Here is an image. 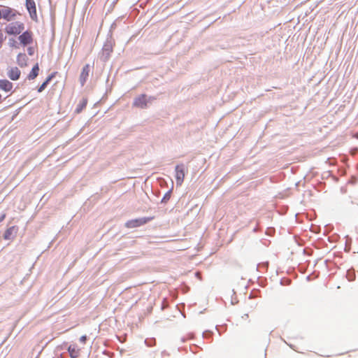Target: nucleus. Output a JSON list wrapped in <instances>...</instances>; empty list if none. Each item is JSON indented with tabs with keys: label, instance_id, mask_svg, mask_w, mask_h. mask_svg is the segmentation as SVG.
Returning <instances> with one entry per match:
<instances>
[{
	"label": "nucleus",
	"instance_id": "obj_15",
	"mask_svg": "<svg viewBox=\"0 0 358 358\" xmlns=\"http://www.w3.org/2000/svg\"><path fill=\"white\" fill-rule=\"evenodd\" d=\"M53 76H49L47 79L45 80V82H43L42 83V85L38 88V92H43L45 88L47 87L48 83L51 80V79L52 78Z\"/></svg>",
	"mask_w": 358,
	"mask_h": 358
},
{
	"label": "nucleus",
	"instance_id": "obj_7",
	"mask_svg": "<svg viewBox=\"0 0 358 358\" xmlns=\"http://www.w3.org/2000/svg\"><path fill=\"white\" fill-rule=\"evenodd\" d=\"M7 76L13 81L20 79L21 71L17 66H10L7 69Z\"/></svg>",
	"mask_w": 358,
	"mask_h": 358
},
{
	"label": "nucleus",
	"instance_id": "obj_13",
	"mask_svg": "<svg viewBox=\"0 0 358 358\" xmlns=\"http://www.w3.org/2000/svg\"><path fill=\"white\" fill-rule=\"evenodd\" d=\"M27 57L24 53H20L17 56V62L20 67H24L27 65Z\"/></svg>",
	"mask_w": 358,
	"mask_h": 358
},
{
	"label": "nucleus",
	"instance_id": "obj_2",
	"mask_svg": "<svg viewBox=\"0 0 358 358\" xmlns=\"http://www.w3.org/2000/svg\"><path fill=\"white\" fill-rule=\"evenodd\" d=\"M24 29V24L22 22H14L7 24L5 31L8 35H20Z\"/></svg>",
	"mask_w": 358,
	"mask_h": 358
},
{
	"label": "nucleus",
	"instance_id": "obj_11",
	"mask_svg": "<svg viewBox=\"0 0 358 358\" xmlns=\"http://www.w3.org/2000/svg\"><path fill=\"white\" fill-rule=\"evenodd\" d=\"M17 231V227L13 226L7 229L3 234V238L5 240H10L14 238Z\"/></svg>",
	"mask_w": 358,
	"mask_h": 358
},
{
	"label": "nucleus",
	"instance_id": "obj_16",
	"mask_svg": "<svg viewBox=\"0 0 358 358\" xmlns=\"http://www.w3.org/2000/svg\"><path fill=\"white\" fill-rule=\"evenodd\" d=\"M87 103V99H83V101L78 105V106L76 109V113H80L83 110V109L86 107Z\"/></svg>",
	"mask_w": 358,
	"mask_h": 358
},
{
	"label": "nucleus",
	"instance_id": "obj_8",
	"mask_svg": "<svg viewBox=\"0 0 358 358\" xmlns=\"http://www.w3.org/2000/svg\"><path fill=\"white\" fill-rule=\"evenodd\" d=\"M148 101L147 96L141 94L134 99L133 105L137 108H145L147 107Z\"/></svg>",
	"mask_w": 358,
	"mask_h": 358
},
{
	"label": "nucleus",
	"instance_id": "obj_10",
	"mask_svg": "<svg viewBox=\"0 0 358 358\" xmlns=\"http://www.w3.org/2000/svg\"><path fill=\"white\" fill-rule=\"evenodd\" d=\"M89 74H90V65L85 64L83 66L82 71L80 73V84L82 86H83L85 85V83H86L87 78L89 76Z\"/></svg>",
	"mask_w": 358,
	"mask_h": 358
},
{
	"label": "nucleus",
	"instance_id": "obj_5",
	"mask_svg": "<svg viewBox=\"0 0 358 358\" xmlns=\"http://www.w3.org/2000/svg\"><path fill=\"white\" fill-rule=\"evenodd\" d=\"M25 6L31 19L36 22L38 20V15L34 0H26Z\"/></svg>",
	"mask_w": 358,
	"mask_h": 358
},
{
	"label": "nucleus",
	"instance_id": "obj_17",
	"mask_svg": "<svg viewBox=\"0 0 358 358\" xmlns=\"http://www.w3.org/2000/svg\"><path fill=\"white\" fill-rule=\"evenodd\" d=\"M5 39H6V36L3 34V32L1 30H0V48L1 47Z\"/></svg>",
	"mask_w": 358,
	"mask_h": 358
},
{
	"label": "nucleus",
	"instance_id": "obj_3",
	"mask_svg": "<svg viewBox=\"0 0 358 358\" xmlns=\"http://www.w3.org/2000/svg\"><path fill=\"white\" fill-rule=\"evenodd\" d=\"M153 218V217H150L130 220L125 223V227L129 229L138 227L151 221Z\"/></svg>",
	"mask_w": 358,
	"mask_h": 358
},
{
	"label": "nucleus",
	"instance_id": "obj_21",
	"mask_svg": "<svg viewBox=\"0 0 358 358\" xmlns=\"http://www.w3.org/2000/svg\"><path fill=\"white\" fill-rule=\"evenodd\" d=\"M2 100H3V99H2V96H1V94H0V103L2 102Z\"/></svg>",
	"mask_w": 358,
	"mask_h": 358
},
{
	"label": "nucleus",
	"instance_id": "obj_19",
	"mask_svg": "<svg viewBox=\"0 0 358 358\" xmlns=\"http://www.w3.org/2000/svg\"><path fill=\"white\" fill-rule=\"evenodd\" d=\"M170 196H171V193L170 192H168L165 194L163 200H169L170 199Z\"/></svg>",
	"mask_w": 358,
	"mask_h": 358
},
{
	"label": "nucleus",
	"instance_id": "obj_6",
	"mask_svg": "<svg viewBox=\"0 0 358 358\" xmlns=\"http://www.w3.org/2000/svg\"><path fill=\"white\" fill-rule=\"evenodd\" d=\"M185 176V168L182 164L176 166V179L177 185L180 186L184 180Z\"/></svg>",
	"mask_w": 358,
	"mask_h": 358
},
{
	"label": "nucleus",
	"instance_id": "obj_1",
	"mask_svg": "<svg viewBox=\"0 0 358 358\" xmlns=\"http://www.w3.org/2000/svg\"><path fill=\"white\" fill-rule=\"evenodd\" d=\"M17 12L16 10L6 6L0 5V20H4L8 22L15 20Z\"/></svg>",
	"mask_w": 358,
	"mask_h": 358
},
{
	"label": "nucleus",
	"instance_id": "obj_12",
	"mask_svg": "<svg viewBox=\"0 0 358 358\" xmlns=\"http://www.w3.org/2000/svg\"><path fill=\"white\" fill-rule=\"evenodd\" d=\"M80 350L76 345H71L68 348V352L71 358H77L80 355Z\"/></svg>",
	"mask_w": 358,
	"mask_h": 358
},
{
	"label": "nucleus",
	"instance_id": "obj_14",
	"mask_svg": "<svg viewBox=\"0 0 358 358\" xmlns=\"http://www.w3.org/2000/svg\"><path fill=\"white\" fill-rule=\"evenodd\" d=\"M39 71V66L38 64H36L34 67L32 68L31 72L28 75V79L29 80H34L35 79L37 76L38 75Z\"/></svg>",
	"mask_w": 358,
	"mask_h": 358
},
{
	"label": "nucleus",
	"instance_id": "obj_20",
	"mask_svg": "<svg viewBox=\"0 0 358 358\" xmlns=\"http://www.w3.org/2000/svg\"><path fill=\"white\" fill-rule=\"evenodd\" d=\"M27 51L29 55H32L34 54V49L32 48H28Z\"/></svg>",
	"mask_w": 358,
	"mask_h": 358
},
{
	"label": "nucleus",
	"instance_id": "obj_4",
	"mask_svg": "<svg viewBox=\"0 0 358 358\" xmlns=\"http://www.w3.org/2000/svg\"><path fill=\"white\" fill-rule=\"evenodd\" d=\"M20 43L23 46L31 44L34 41V35L31 31L27 30L18 36Z\"/></svg>",
	"mask_w": 358,
	"mask_h": 358
},
{
	"label": "nucleus",
	"instance_id": "obj_18",
	"mask_svg": "<svg viewBox=\"0 0 358 358\" xmlns=\"http://www.w3.org/2000/svg\"><path fill=\"white\" fill-rule=\"evenodd\" d=\"M80 342L82 343L83 344H85L86 343V341L87 340V336L84 335V336H82L80 338Z\"/></svg>",
	"mask_w": 358,
	"mask_h": 358
},
{
	"label": "nucleus",
	"instance_id": "obj_9",
	"mask_svg": "<svg viewBox=\"0 0 358 358\" xmlns=\"http://www.w3.org/2000/svg\"><path fill=\"white\" fill-rule=\"evenodd\" d=\"M13 84L6 79L0 80V90L5 92H13Z\"/></svg>",
	"mask_w": 358,
	"mask_h": 358
}]
</instances>
